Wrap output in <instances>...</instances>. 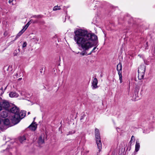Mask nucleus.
<instances>
[{
    "instance_id": "1",
    "label": "nucleus",
    "mask_w": 155,
    "mask_h": 155,
    "mask_svg": "<svg viewBox=\"0 0 155 155\" xmlns=\"http://www.w3.org/2000/svg\"><path fill=\"white\" fill-rule=\"evenodd\" d=\"M74 39L78 46L81 47L83 51L80 53L82 56L91 55L95 52L97 47L94 48L92 51L87 54L89 49L98 43L97 37L94 33H89L87 30L79 29L74 32Z\"/></svg>"
},
{
    "instance_id": "2",
    "label": "nucleus",
    "mask_w": 155,
    "mask_h": 155,
    "mask_svg": "<svg viewBox=\"0 0 155 155\" xmlns=\"http://www.w3.org/2000/svg\"><path fill=\"white\" fill-rule=\"evenodd\" d=\"M26 112L24 110L23 111H22L21 112H20L19 111L18 114H16L15 115H14L12 118V122L14 123L15 124H17L20 122L21 119L25 116Z\"/></svg>"
},
{
    "instance_id": "3",
    "label": "nucleus",
    "mask_w": 155,
    "mask_h": 155,
    "mask_svg": "<svg viewBox=\"0 0 155 155\" xmlns=\"http://www.w3.org/2000/svg\"><path fill=\"white\" fill-rule=\"evenodd\" d=\"M95 136L96 138V143L97 144L98 149H99V152H100L102 149V143L101 141V137L99 130L97 128L95 129ZM97 152V155H98Z\"/></svg>"
},
{
    "instance_id": "4",
    "label": "nucleus",
    "mask_w": 155,
    "mask_h": 155,
    "mask_svg": "<svg viewBox=\"0 0 155 155\" xmlns=\"http://www.w3.org/2000/svg\"><path fill=\"white\" fill-rule=\"evenodd\" d=\"M0 105L4 108L7 110L9 109L8 108L9 107L10 105L9 102L5 100H1L0 101Z\"/></svg>"
},
{
    "instance_id": "5",
    "label": "nucleus",
    "mask_w": 155,
    "mask_h": 155,
    "mask_svg": "<svg viewBox=\"0 0 155 155\" xmlns=\"http://www.w3.org/2000/svg\"><path fill=\"white\" fill-rule=\"evenodd\" d=\"M10 112L14 114V115L18 114L19 111V108L16 106H15L10 109Z\"/></svg>"
},
{
    "instance_id": "6",
    "label": "nucleus",
    "mask_w": 155,
    "mask_h": 155,
    "mask_svg": "<svg viewBox=\"0 0 155 155\" xmlns=\"http://www.w3.org/2000/svg\"><path fill=\"white\" fill-rule=\"evenodd\" d=\"M28 127L31 129L32 131H35L37 128V124H36V122L33 121Z\"/></svg>"
},
{
    "instance_id": "7",
    "label": "nucleus",
    "mask_w": 155,
    "mask_h": 155,
    "mask_svg": "<svg viewBox=\"0 0 155 155\" xmlns=\"http://www.w3.org/2000/svg\"><path fill=\"white\" fill-rule=\"evenodd\" d=\"M97 80L96 78H95L94 79L92 82V88L93 89H95L98 87V86H97Z\"/></svg>"
},
{
    "instance_id": "8",
    "label": "nucleus",
    "mask_w": 155,
    "mask_h": 155,
    "mask_svg": "<svg viewBox=\"0 0 155 155\" xmlns=\"http://www.w3.org/2000/svg\"><path fill=\"white\" fill-rule=\"evenodd\" d=\"M117 70L118 72V74H119V72L122 74V66L121 63L120 62H119L117 65Z\"/></svg>"
},
{
    "instance_id": "9",
    "label": "nucleus",
    "mask_w": 155,
    "mask_h": 155,
    "mask_svg": "<svg viewBox=\"0 0 155 155\" xmlns=\"http://www.w3.org/2000/svg\"><path fill=\"white\" fill-rule=\"evenodd\" d=\"M145 71V68H144L143 67H140L138 68V73H144V74Z\"/></svg>"
},
{
    "instance_id": "10",
    "label": "nucleus",
    "mask_w": 155,
    "mask_h": 155,
    "mask_svg": "<svg viewBox=\"0 0 155 155\" xmlns=\"http://www.w3.org/2000/svg\"><path fill=\"white\" fill-rule=\"evenodd\" d=\"M9 96L11 97H17L18 96V94L15 92H11L9 94Z\"/></svg>"
},
{
    "instance_id": "11",
    "label": "nucleus",
    "mask_w": 155,
    "mask_h": 155,
    "mask_svg": "<svg viewBox=\"0 0 155 155\" xmlns=\"http://www.w3.org/2000/svg\"><path fill=\"white\" fill-rule=\"evenodd\" d=\"M1 116L3 118H5L8 116V113L6 111H3L1 112Z\"/></svg>"
},
{
    "instance_id": "12",
    "label": "nucleus",
    "mask_w": 155,
    "mask_h": 155,
    "mask_svg": "<svg viewBox=\"0 0 155 155\" xmlns=\"http://www.w3.org/2000/svg\"><path fill=\"white\" fill-rule=\"evenodd\" d=\"M44 138V136H43V138H42V135L39 137L38 138V143L41 144L44 143L45 142Z\"/></svg>"
},
{
    "instance_id": "13",
    "label": "nucleus",
    "mask_w": 155,
    "mask_h": 155,
    "mask_svg": "<svg viewBox=\"0 0 155 155\" xmlns=\"http://www.w3.org/2000/svg\"><path fill=\"white\" fill-rule=\"evenodd\" d=\"M140 88V86H139L137 84L136 85L135 89L134 91L136 96L138 94Z\"/></svg>"
},
{
    "instance_id": "14",
    "label": "nucleus",
    "mask_w": 155,
    "mask_h": 155,
    "mask_svg": "<svg viewBox=\"0 0 155 155\" xmlns=\"http://www.w3.org/2000/svg\"><path fill=\"white\" fill-rule=\"evenodd\" d=\"M3 124L4 125L6 126L9 125L10 124L9 120L7 118L3 120Z\"/></svg>"
},
{
    "instance_id": "15",
    "label": "nucleus",
    "mask_w": 155,
    "mask_h": 155,
    "mask_svg": "<svg viewBox=\"0 0 155 155\" xmlns=\"http://www.w3.org/2000/svg\"><path fill=\"white\" fill-rule=\"evenodd\" d=\"M140 147V143L138 142L137 141L136 142V143L135 145V151L136 152H137L139 150Z\"/></svg>"
},
{
    "instance_id": "16",
    "label": "nucleus",
    "mask_w": 155,
    "mask_h": 155,
    "mask_svg": "<svg viewBox=\"0 0 155 155\" xmlns=\"http://www.w3.org/2000/svg\"><path fill=\"white\" fill-rule=\"evenodd\" d=\"M25 31V30H23V29H22L17 35L16 36L15 40H16L18 38H19Z\"/></svg>"
},
{
    "instance_id": "17",
    "label": "nucleus",
    "mask_w": 155,
    "mask_h": 155,
    "mask_svg": "<svg viewBox=\"0 0 155 155\" xmlns=\"http://www.w3.org/2000/svg\"><path fill=\"white\" fill-rule=\"evenodd\" d=\"M43 17V15H32V16L31 17V18L33 17L34 18H41Z\"/></svg>"
},
{
    "instance_id": "18",
    "label": "nucleus",
    "mask_w": 155,
    "mask_h": 155,
    "mask_svg": "<svg viewBox=\"0 0 155 155\" xmlns=\"http://www.w3.org/2000/svg\"><path fill=\"white\" fill-rule=\"evenodd\" d=\"M144 73H138V78L139 80H141L144 77Z\"/></svg>"
},
{
    "instance_id": "19",
    "label": "nucleus",
    "mask_w": 155,
    "mask_h": 155,
    "mask_svg": "<svg viewBox=\"0 0 155 155\" xmlns=\"http://www.w3.org/2000/svg\"><path fill=\"white\" fill-rule=\"evenodd\" d=\"M26 140L25 137L24 136L21 137L19 138V140L21 142Z\"/></svg>"
},
{
    "instance_id": "20",
    "label": "nucleus",
    "mask_w": 155,
    "mask_h": 155,
    "mask_svg": "<svg viewBox=\"0 0 155 155\" xmlns=\"http://www.w3.org/2000/svg\"><path fill=\"white\" fill-rule=\"evenodd\" d=\"M81 115V118H80L81 120H83V119H84V118L86 116V115H85V114L84 113V112H83V113H82Z\"/></svg>"
},
{
    "instance_id": "21",
    "label": "nucleus",
    "mask_w": 155,
    "mask_h": 155,
    "mask_svg": "<svg viewBox=\"0 0 155 155\" xmlns=\"http://www.w3.org/2000/svg\"><path fill=\"white\" fill-rule=\"evenodd\" d=\"M75 132L76 131L75 130H72L71 131L69 132L68 134H67V135L68 136L69 135L74 134L75 133Z\"/></svg>"
},
{
    "instance_id": "22",
    "label": "nucleus",
    "mask_w": 155,
    "mask_h": 155,
    "mask_svg": "<svg viewBox=\"0 0 155 155\" xmlns=\"http://www.w3.org/2000/svg\"><path fill=\"white\" fill-rule=\"evenodd\" d=\"M6 126L4 125L3 126H0V129L2 131H3L4 130H5L6 129V127H5Z\"/></svg>"
},
{
    "instance_id": "23",
    "label": "nucleus",
    "mask_w": 155,
    "mask_h": 155,
    "mask_svg": "<svg viewBox=\"0 0 155 155\" xmlns=\"http://www.w3.org/2000/svg\"><path fill=\"white\" fill-rule=\"evenodd\" d=\"M60 7L58 6H55L53 9V10L54 11H56L60 9V8H59Z\"/></svg>"
},
{
    "instance_id": "24",
    "label": "nucleus",
    "mask_w": 155,
    "mask_h": 155,
    "mask_svg": "<svg viewBox=\"0 0 155 155\" xmlns=\"http://www.w3.org/2000/svg\"><path fill=\"white\" fill-rule=\"evenodd\" d=\"M118 75H119V79H120V82L121 83L122 82V74H121V73H120L119 72V74H118Z\"/></svg>"
},
{
    "instance_id": "25",
    "label": "nucleus",
    "mask_w": 155,
    "mask_h": 155,
    "mask_svg": "<svg viewBox=\"0 0 155 155\" xmlns=\"http://www.w3.org/2000/svg\"><path fill=\"white\" fill-rule=\"evenodd\" d=\"M18 52H17V50H15V51H14V52L13 53L14 56H17V54H18Z\"/></svg>"
},
{
    "instance_id": "26",
    "label": "nucleus",
    "mask_w": 155,
    "mask_h": 155,
    "mask_svg": "<svg viewBox=\"0 0 155 155\" xmlns=\"http://www.w3.org/2000/svg\"><path fill=\"white\" fill-rule=\"evenodd\" d=\"M28 24H26L25 26H24V28L22 29H23V30H25H25L27 29V28H28V27L29 26H28Z\"/></svg>"
},
{
    "instance_id": "27",
    "label": "nucleus",
    "mask_w": 155,
    "mask_h": 155,
    "mask_svg": "<svg viewBox=\"0 0 155 155\" xmlns=\"http://www.w3.org/2000/svg\"><path fill=\"white\" fill-rule=\"evenodd\" d=\"M27 45V42H24L23 43V44L22 46V48H24L25 47H26Z\"/></svg>"
},
{
    "instance_id": "28",
    "label": "nucleus",
    "mask_w": 155,
    "mask_h": 155,
    "mask_svg": "<svg viewBox=\"0 0 155 155\" xmlns=\"http://www.w3.org/2000/svg\"><path fill=\"white\" fill-rule=\"evenodd\" d=\"M143 82L142 81H139L137 85L140 86L142 84Z\"/></svg>"
},
{
    "instance_id": "29",
    "label": "nucleus",
    "mask_w": 155,
    "mask_h": 155,
    "mask_svg": "<svg viewBox=\"0 0 155 155\" xmlns=\"http://www.w3.org/2000/svg\"><path fill=\"white\" fill-rule=\"evenodd\" d=\"M33 20L32 19H31L30 21L28 22L27 24H28V26H29L31 23L33 22Z\"/></svg>"
},
{
    "instance_id": "30",
    "label": "nucleus",
    "mask_w": 155,
    "mask_h": 155,
    "mask_svg": "<svg viewBox=\"0 0 155 155\" xmlns=\"http://www.w3.org/2000/svg\"><path fill=\"white\" fill-rule=\"evenodd\" d=\"M3 91H0V96H2V94L4 93Z\"/></svg>"
},
{
    "instance_id": "31",
    "label": "nucleus",
    "mask_w": 155,
    "mask_h": 155,
    "mask_svg": "<svg viewBox=\"0 0 155 155\" xmlns=\"http://www.w3.org/2000/svg\"><path fill=\"white\" fill-rule=\"evenodd\" d=\"M133 139H134V136H132L131 137V140H130V142Z\"/></svg>"
},
{
    "instance_id": "32",
    "label": "nucleus",
    "mask_w": 155,
    "mask_h": 155,
    "mask_svg": "<svg viewBox=\"0 0 155 155\" xmlns=\"http://www.w3.org/2000/svg\"><path fill=\"white\" fill-rule=\"evenodd\" d=\"M1 100H2V98L1 97H0V101ZM2 107L0 105V111L2 110Z\"/></svg>"
},
{
    "instance_id": "33",
    "label": "nucleus",
    "mask_w": 155,
    "mask_h": 155,
    "mask_svg": "<svg viewBox=\"0 0 155 155\" xmlns=\"http://www.w3.org/2000/svg\"><path fill=\"white\" fill-rule=\"evenodd\" d=\"M145 45V47H147L148 46V42H146V45Z\"/></svg>"
},
{
    "instance_id": "34",
    "label": "nucleus",
    "mask_w": 155,
    "mask_h": 155,
    "mask_svg": "<svg viewBox=\"0 0 155 155\" xmlns=\"http://www.w3.org/2000/svg\"><path fill=\"white\" fill-rule=\"evenodd\" d=\"M121 18H119L118 19V21H119V23H121L120 22V21L121 20H122Z\"/></svg>"
},
{
    "instance_id": "35",
    "label": "nucleus",
    "mask_w": 155,
    "mask_h": 155,
    "mask_svg": "<svg viewBox=\"0 0 155 155\" xmlns=\"http://www.w3.org/2000/svg\"><path fill=\"white\" fill-rule=\"evenodd\" d=\"M13 0H9L8 1L9 3H11L13 2Z\"/></svg>"
},
{
    "instance_id": "36",
    "label": "nucleus",
    "mask_w": 155,
    "mask_h": 155,
    "mask_svg": "<svg viewBox=\"0 0 155 155\" xmlns=\"http://www.w3.org/2000/svg\"><path fill=\"white\" fill-rule=\"evenodd\" d=\"M40 70V73H42L43 68L41 69Z\"/></svg>"
},
{
    "instance_id": "37",
    "label": "nucleus",
    "mask_w": 155,
    "mask_h": 155,
    "mask_svg": "<svg viewBox=\"0 0 155 155\" xmlns=\"http://www.w3.org/2000/svg\"><path fill=\"white\" fill-rule=\"evenodd\" d=\"M0 91H3V88L2 87L1 88V89H0Z\"/></svg>"
},
{
    "instance_id": "38",
    "label": "nucleus",
    "mask_w": 155,
    "mask_h": 155,
    "mask_svg": "<svg viewBox=\"0 0 155 155\" xmlns=\"http://www.w3.org/2000/svg\"><path fill=\"white\" fill-rule=\"evenodd\" d=\"M18 52H20V49L19 48L18 49Z\"/></svg>"
},
{
    "instance_id": "39",
    "label": "nucleus",
    "mask_w": 155,
    "mask_h": 155,
    "mask_svg": "<svg viewBox=\"0 0 155 155\" xmlns=\"http://www.w3.org/2000/svg\"><path fill=\"white\" fill-rule=\"evenodd\" d=\"M22 78H18V81H21V80H22Z\"/></svg>"
},
{
    "instance_id": "40",
    "label": "nucleus",
    "mask_w": 155,
    "mask_h": 155,
    "mask_svg": "<svg viewBox=\"0 0 155 155\" xmlns=\"http://www.w3.org/2000/svg\"><path fill=\"white\" fill-rule=\"evenodd\" d=\"M37 21H33V22L32 23H37Z\"/></svg>"
},
{
    "instance_id": "41",
    "label": "nucleus",
    "mask_w": 155,
    "mask_h": 155,
    "mask_svg": "<svg viewBox=\"0 0 155 155\" xmlns=\"http://www.w3.org/2000/svg\"><path fill=\"white\" fill-rule=\"evenodd\" d=\"M2 120V119H1L0 118V124H1V120Z\"/></svg>"
},
{
    "instance_id": "42",
    "label": "nucleus",
    "mask_w": 155,
    "mask_h": 155,
    "mask_svg": "<svg viewBox=\"0 0 155 155\" xmlns=\"http://www.w3.org/2000/svg\"><path fill=\"white\" fill-rule=\"evenodd\" d=\"M35 117H34V121H34V120H35Z\"/></svg>"
},
{
    "instance_id": "43",
    "label": "nucleus",
    "mask_w": 155,
    "mask_h": 155,
    "mask_svg": "<svg viewBox=\"0 0 155 155\" xmlns=\"http://www.w3.org/2000/svg\"><path fill=\"white\" fill-rule=\"evenodd\" d=\"M30 114V112H28V114Z\"/></svg>"
},
{
    "instance_id": "44",
    "label": "nucleus",
    "mask_w": 155,
    "mask_h": 155,
    "mask_svg": "<svg viewBox=\"0 0 155 155\" xmlns=\"http://www.w3.org/2000/svg\"><path fill=\"white\" fill-rule=\"evenodd\" d=\"M79 53V52H78V53H77V54H78V53Z\"/></svg>"
}]
</instances>
